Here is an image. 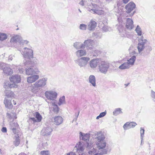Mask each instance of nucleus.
I'll list each match as a JSON object with an SVG mask.
<instances>
[{
	"label": "nucleus",
	"mask_w": 155,
	"mask_h": 155,
	"mask_svg": "<svg viewBox=\"0 0 155 155\" xmlns=\"http://www.w3.org/2000/svg\"><path fill=\"white\" fill-rule=\"evenodd\" d=\"M47 78H43L35 82L31 87V91L34 94H36L44 87L47 84Z\"/></svg>",
	"instance_id": "f257e3e1"
},
{
	"label": "nucleus",
	"mask_w": 155,
	"mask_h": 155,
	"mask_svg": "<svg viewBox=\"0 0 155 155\" xmlns=\"http://www.w3.org/2000/svg\"><path fill=\"white\" fill-rule=\"evenodd\" d=\"M97 150L98 152H101L103 154H107L108 150V146H107L106 142L105 141H97L96 142Z\"/></svg>",
	"instance_id": "f03ea898"
},
{
	"label": "nucleus",
	"mask_w": 155,
	"mask_h": 155,
	"mask_svg": "<svg viewBox=\"0 0 155 155\" xmlns=\"http://www.w3.org/2000/svg\"><path fill=\"white\" fill-rule=\"evenodd\" d=\"M136 59V56H133L129 59L128 60L127 62L120 66L119 68L121 70L129 69L134 64Z\"/></svg>",
	"instance_id": "7ed1b4c3"
},
{
	"label": "nucleus",
	"mask_w": 155,
	"mask_h": 155,
	"mask_svg": "<svg viewBox=\"0 0 155 155\" xmlns=\"http://www.w3.org/2000/svg\"><path fill=\"white\" fill-rule=\"evenodd\" d=\"M109 67V64L108 63L100 60L99 65V69L100 72L105 74H106Z\"/></svg>",
	"instance_id": "20e7f679"
},
{
	"label": "nucleus",
	"mask_w": 155,
	"mask_h": 155,
	"mask_svg": "<svg viewBox=\"0 0 155 155\" xmlns=\"http://www.w3.org/2000/svg\"><path fill=\"white\" fill-rule=\"evenodd\" d=\"M147 41L143 37L141 36L139 39V43L137 46V49L139 53L143 51L145 48V45Z\"/></svg>",
	"instance_id": "39448f33"
},
{
	"label": "nucleus",
	"mask_w": 155,
	"mask_h": 155,
	"mask_svg": "<svg viewBox=\"0 0 155 155\" xmlns=\"http://www.w3.org/2000/svg\"><path fill=\"white\" fill-rule=\"evenodd\" d=\"M80 138L82 139L86 143V145L87 146L88 148H90L91 146V143H89V140L90 139V134H85L80 132L79 133Z\"/></svg>",
	"instance_id": "423d86ee"
},
{
	"label": "nucleus",
	"mask_w": 155,
	"mask_h": 155,
	"mask_svg": "<svg viewBox=\"0 0 155 155\" xmlns=\"http://www.w3.org/2000/svg\"><path fill=\"white\" fill-rule=\"evenodd\" d=\"M22 54L25 58H28L30 60L31 59L33 58V51L32 49L24 48L22 50Z\"/></svg>",
	"instance_id": "0eeeda50"
},
{
	"label": "nucleus",
	"mask_w": 155,
	"mask_h": 155,
	"mask_svg": "<svg viewBox=\"0 0 155 155\" xmlns=\"http://www.w3.org/2000/svg\"><path fill=\"white\" fill-rule=\"evenodd\" d=\"M90 58L87 57H82L75 61L76 63L81 67H84L87 65Z\"/></svg>",
	"instance_id": "6e6552de"
},
{
	"label": "nucleus",
	"mask_w": 155,
	"mask_h": 155,
	"mask_svg": "<svg viewBox=\"0 0 155 155\" xmlns=\"http://www.w3.org/2000/svg\"><path fill=\"white\" fill-rule=\"evenodd\" d=\"M46 98L48 100H54L57 98V93L53 90L46 91L45 93Z\"/></svg>",
	"instance_id": "1a4fd4ad"
},
{
	"label": "nucleus",
	"mask_w": 155,
	"mask_h": 155,
	"mask_svg": "<svg viewBox=\"0 0 155 155\" xmlns=\"http://www.w3.org/2000/svg\"><path fill=\"white\" fill-rule=\"evenodd\" d=\"M77 148V151L79 153V155L83 153V152L86 147H87V146L85 143H83L81 142L77 143L75 147Z\"/></svg>",
	"instance_id": "9d476101"
},
{
	"label": "nucleus",
	"mask_w": 155,
	"mask_h": 155,
	"mask_svg": "<svg viewBox=\"0 0 155 155\" xmlns=\"http://www.w3.org/2000/svg\"><path fill=\"white\" fill-rule=\"evenodd\" d=\"M25 72L27 75H30L34 74H38L40 73V71L38 68L33 69L29 67L26 68Z\"/></svg>",
	"instance_id": "9b49d317"
},
{
	"label": "nucleus",
	"mask_w": 155,
	"mask_h": 155,
	"mask_svg": "<svg viewBox=\"0 0 155 155\" xmlns=\"http://www.w3.org/2000/svg\"><path fill=\"white\" fill-rule=\"evenodd\" d=\"M21 37L19 35H15L13 36L10 39V42L14 44H18V46L21 41Z\"/></svg>",
	"instance_id": "f8f14e48"
},
{
	"label": "nucleus",
	"mask_w": 155,
	"mask_h": 155,
	"mask_svg": "<svg viewBox=\"0 0 155 155\" xmlns=\"http://www.w3.org/2000/svg\"><path fill=\"white\" fill-rule=\"evenodd\" d=\"M52 131L53 129L51 127H44L42 130L41 134L42 135L47 137L51 135Z\"/></svg>",
	"instance_id": "ddd939ff"
},
{
	"label": "nucleus",
	"mask_w": 155,
	"mask_h": 155,
	"mask_svg": "<svg viewBox=\"0 0 155 155\" xmlns=\"http://www.w3.org/2000/svg\"><path fill=\"white\" fill-rule=\"evenodd\" d=\"M85 47L86 46L87 49L91 50L93 48V45L94 44V41L91 39L85 40L84 42Z\"/></svg>",
	"instance_id": "4468645a"
},
{
	"label": "nucleus",
	"mask_w": 155,
	"mask_h": 155,
	"mask_svg": "<svg viewBox=\"0 0 155 155\" xmlns=\"http://www.w3.org/2000/svg\"><path fill=\"white\" fill-rule=\"evenodd\" d=\"M100 60L97 59H94L91 60L89 62V66L93 69L96 68L98 65H99Z\"/></svg>",
	"instance_id": "2eb2a0df"
},
{
	"label": "nucleus",
	"mask_w": 155,
	"mask_h": 155,
	"mask_svg": "<svg viewBox=\"0 0 155 155\" xmlns=\"http://www.w3.org/2000/svg\"><path fill=\"white\" fill-rule=\"evenodd\" d=\"M63 118L60 116H55L52 120V122L57 125H59L63 123Z\"/></svg>",
	"instance_id": "dca6fc26"
},
{
	"label": "nucleus",
	"mask_w": 155,
	"mask_h": 155,
	"mask_svg": "<svg viewBox=\"0 0 155 155\" xmlns=\"http://www.w3.org/2000/svg\"><path fill=\"white\" fill-rule=\"evenodd\" d=\"M31 75L27 78V82L29 83H32L35 82L39 78V75L38 74H34Z\"/></svg>",
	"instance_id": "f3484780"
},
{
	"label": "nucleus",
	"mask_w": 155,
	"mask_h": 155,
	"mask_svg": "<svg viewBox=\"0 0 155 155\" xmlns=\"http://www.w3.org/2000/svg\"><path fill=\"white\" fill-rule=\"evenodd\" d=\"M10 81L14 83H18L21 81L20 76L18 74L13 75L9 78Z\"/></svg>",
	"instance_id": "a211bd4d"
},
{
	"label": "nucleus",
	"mask_w": 155,
	"mask_h": 155,
	"mask_svg": "<svg viewBox=\"0 0 155 155\" xmlns=\"http://www.w3.org/2000/svg\"><path fill=\"white\" fill-rule=\"evenodd\" d=\"M135 5L134 2H130L125 7L126 12L127 13L130 12L135 8Z\"/></svg>",
	"instance_id": "6ab92c4d"
},
{
	"label": "nucleus",
	"mask_w": 155,
	"mask_h": 155,
	"mask_svg": "<svg viewBox=\"0 0 155 155\" xmlns=\"http://www.w3.org/2000/svg\"><path fill=\"white\" fill-rule=\"evenodd\" d=\"M34 115L37 118V120L34 117H31L29 118V121H33V122H39L41 120L42 117L39 113L36 112Z\"/></svg>",
	"instance_id": "aec40b11"
},
{
	"label": "nucleus",
	"mask_w": 155,
	"mask_h": 155,
	"mask_svg": "<svg viewBox=\"0 0 155 155\" xmlns=\"http://www.w3.org/2000/svg\"><path fill=\"white\" fill-rule=\"evenodd\" d=\"M137 124L135 122H129L126 123L123 126V128L125 130L134 127Z\"/></svg>",
	"instance_id": "412c9836"
},
{
	"label": "nucleus",
	"mask_w": 155,
	"mask_h": 155,
	"mask_svg": "<svg viewBox=\"0 0 155 155\" xmlns=\"http://www.w3.org/2000/svg\"><path fill=\"white\" fill-rule=\"evenodd\" d=\"M94 137L96 139H97V141H104L105 138L104 135L101 132L95 133Z\"/></svg>",
	"instance_id": "4be33fe9"
},
{
	"label": "nucleus",
	"mask_w": 155,
	"mask_h": 155,
	"mask_svg": "<svg viewBox=\"0 0 155 155\" xmlns=\"http://www.w3.org/2000/svg\"><path fill=\"white\" fill-rule=\"evenodd\" d=\"M126 26L127 29L130 30H131L133 28V21L131 19L129 18L127 19Z\"/></svg>",
	"instance_id": "5701e85b"
},
{
	"label": "nucleus",
	"mask_w": 155,
	"mask_h": 155,
	"mask_svg": "<svg viewBox=\"0 0 155 155\" xmlns=\"http://www.w3.org/2000/svg\"><path fill=\"white\" fill-rule=\"evenodd\" d=\"M4 103L6 107L9 109H12V108L13 106L11 100L5 97L4 101Z\"/></svg>",
	"instance_id": "b1692460"
},
{
	"label": "nucleus",
	"mask_w": 155,
	"mask_h": 155,
	"mask_svg": "<svg viewBox=\"0 0 155 155\" xmlns=\"http://www.w3.org/2000/svg\"><path fill=\"white\" fill-rule=\"evenodd\" d=\"M97 26L96 23L93 20H91L88 25V29L90 31L93 30Z\"/></svg>",
	"instance_id": "393cba45"
},
{
	"label": "nucleus",
	"mask_w": 155,
	"mask_h": 155,
	"mask_svg": "<svg viewBox=\"0 0 155 155\" xmlns=\"http://www.w3.org/2000/svg\"><path fill=\"white\" fill-rule=\"evenodd\" d=\"M86 51L85 50H79L76 51L75 54L78 57H80L83 56H85L86 54Z\"/></svg>",
	"instance_id": "a878e982"
},
{
	"label": "nucleus",
	"mask_w": 155,
	"mask_h": 155,
	"mask_svg": "<svg viewBox=\"0 0 155 155\" xmlns=\"http://www.w3.org/2000/svg\"><path fill=\"white\" fill-rule=\"evenodd\" d=\"M87 8L88 11L92 13L95 8H98V7L95 4L90 3L87 5Z\"/></svg>",
	"instance_id": "bb28decb"
},
{
	"label": "nucleus",
	"mask_w": 155,
	"mask_h": 155,
	"mask_svg": "<svg viewBox=\"0 0 155 155\" xmlns=\"http://www.w3.org/2000/svg\"><path fill=\"white\" fill-rule=\"evenodd\" d=\"M73 46L76 49H78L85 48V45L80 42H76L74 43Z\"/></svg>",
	"instance_id": "cd10ccee"
},
{
	"label": "nucleus",
	"mask_w": 155,
	"mask_h": 155,
	"mask_svg": "<svg viewBox=\"0 0 155 155\" xmlns=\"http://www.w3.org/2000/svg\"><path fill=\"white\" fill-rule=\"evenodd\" d=\"M4 73L8 75L12 74L13 73V70L8 66L5 67L3 69Z\"/></svg>",
	"instance_id": "c85d7f7f"
},
{
	"label": "nucleus",
	"mask_w": 155,
	"mask_h": 155,
	"mask_svg": "<svg viewBox=\"0 0 155 155\" xmlns=\"http://www.w3.org/2000/svg\"><path fill=\"white\" fill-rule=\"evenodd\" d=\"M88 80L89 83H91L94 87L96 86V78L93 75H90L89 77Z\"/></svg>",
	"instance_id": "c756f323"
},
{
	"label": "nucleus",
	"mask_w": 155,
	"mask_h": 155,
	"mask_svg": "<svg viewBox=\"0 0 155 155\" xmlns=\"http://www.w3.org/2000/svg\"><path fill=\"white\" fill-rule=\"evenodd\" d=\"M5 95L8 97L12 98L14 97V94L12 91H11L5 90Z\"/></svg>",
	"instance_id": "7c9ffc66"
},
{
	"label": "nucleus",
	"mask_w": 155,
	"mask_h": 155,
	"mask_svg": "<svg viewBox=\"0 0 155 155\" xmlns=\"http://www.w3.org/2000/svg\"><path fill=\"white\" fill-rule=\"evenodd\" d=\"M35 62L30 61L29 59L28 60H26L24 61V64L26 66L29 65L30 66L33 67L35 65Z\"/></svg>",
	"instance_id": "2f4dec72"
},
{
	"label": "nucleus",
	"mask_w": 155,
	"mask_h": 155,
	"mask_svg": "<svg viewBox=\"0 0 155 155\" xmlns=\"http://www.w3.org/2000/svg\"><path fill=\"white\" fill-rule=\"evenodd\" d=\"M53 110L55 114H58L59 112V108L56 104H55L54 103H52Z\"/></svg>",
	"instance_id": "473e14b6"
},
{
	"label": "nucleus",
	"mask_w": 155,
	"mask_h": 155,
	"mask_svg": "<svg viewBox=\"0 0 155 155\" xmlns=\"http://www.w3.org/2000/svg\"><path fill=\"white\" fill-rule=\"evenodd\" d=\"M8 36L6 34L0 32V41H3L7 39Z\"/></svg>",
	"instance_id": "72a5a7b5"
},
{
	"label": "nucleus",
	"mask_w": 155,
	"mask_h": 155,
	"mask_svg": "<svg viewBox=\"0 0 155 155\" xmlns=\"http://www.w3.org/2000/svg\"><path fill=\"white\" fill-rule=\"evenodd\" d=\"M92 13L98 15H102L104 14V12L103 10L98 9V8H95Z\"/></svg>",
	"instance_id": "f704fd0d"
},
{
	"label": "nucleus",
	"mask_w": 155,
	"mask_h": 155,
	"mask_svg": "<svg viewBox=\"0 0 155 155\" xmlns=\"http://www.w3.org/2000/svg\"><path fill=\"white\" fill-rule=\"evenodd\" d=\"M122 113L121 110L120 108H117L113 112V114L114 116H117L118 114Z\"/></svg>",
	"instance_id": "c9c22d12"
},
{
	"label": "nucleus",
	"mask_w": 155,
	"mask_h": 155,
	"mask_svg": "<svg viewBox=\"0 0 155 155\" xmlns=\"http://www.w3.org/2000/svg\"><path fill=\"white\" fill-rule=\"evenodd\" d=\"M135 30L138 35L141 36L142 35V30L141 28L139 25L137 26Z\"/></svg>",
	"instance_id": "e433bc0d"
},
{
	"label": "nucleus",
	"mask_w": 155,
	"mask_h": 155,
	"mask_svg": "<svg viewBox=\"0 0 155 155\" xmlns=\"http://www.w3.org/2000/svg\"><path fill=\"white\" fill-rule=\"evenodd\" d=\"M65 102V97L64 96H63L59 99L58 104L59 105H61V104L64 103Z\"/></svg>",
	"instance_id": "4c0bfd02"
},
{
	"label": "nucleus",
	"mask_w": 155,
	"mask_h": 155,
	"mask_svg": "<svg viewBox=\"0 0 155 155\" xmlns=\"http://www.w3.org/2000/svg\"><path fill=\"white\" fill-rule=\"evenodd\" d=\"M20 143V140L19 137H16L15 140L14 142V144L17 147L18 146Z\"/></svg>",
	"instance_id": "58836bf2"
},
{
	"label": "nucleus",
	"mask_w": 155,
	"mask_h": 155,
	"mask_svg": "<svg viewBox=\"0 0 155 155\" xmlns=\"http://www.w3.org/2000/svg\"><path fill=\"white\" fill-rule=\"evenodd\" d=\"M28 43V41L27 40H23L22 39V38H21V41H20L19 46H16V45L15 46H16V47H21V45H23L24 44H27Z\"/></svg>",
	"instance_id": "ea45409f"
},
{
	"label": "nucleus",
	"mask_w": 155,
	"mask_h": 155,
	"mask_svg": "<svg viewBox=\"0 0 155 155\" xmlns=\"http://www.w3.org/2000/svg\"><path fill=\"white\" fill-rule=\"evenodd\" d=\"M97 150L94 149V148H93L88 152V153L90 155H94V154L96 153Z\"/></svg>",
	"instance_id": "a19ab883"
},
{
	"label": "nucleus",
	"mask_w": 155,
	"mask_h": 155,
	"mask_svg": "<svg viewBox=\"0 0 155 155\" xmlns=\"http://www.w3.org/2000/svg\"><path fill=\"white\" fill-rule=\"evenodd\" d=\"M10 83L8 81H6L5 82L4 87L6 89H8L10 88Z\"/></svg>",
	"instance_id": "79ce46f5"
},
{
	"label": "nucleus",
	"mask_w": 155,
	"mask_h": 155,
	"mask_svg": "<svg viewBox=\"0 0 155 155\" xmlns=\"http://www.w3.org/2000/svg\"><path fill=\"white\" fill-rule=\"evenodd\" d=\"M141 139H142V140H143V137L144 133V130L142 128H140V130Z\"/></svg>",
	"instance_id": "37998d69"
},
{
	"label": "nucleus",
	"mask_w": 155,
	"mask_h": 155,
	"mask_svg": "<svg viewBox=\"0 0 155 155\" xmlns=\"http://www.w3.org/2000/svg\"><path fill=\"white\" fill-rule=\"evenodd\" d=\"M106 114V112H104L101 113L97 117L96 119H99V118H101L104 117V116Z\"/></svg>",
	"instance_id": "c03bdc74"
},
{
	"label": "nucleus",
	"mask_w": 155,
	"mask_h": 155,
	"mask_svg": "<svg viewBox=\"0 0 155 155\" xmlns=\"http://www.w3.org/2000/svg\"><path fill=\"white\" fill-rule=\"evenodd\" d=\"M87 28V25L84 24H81L79 26L80 28L82 30H86Z\"/></svg>",
	"instance_id": "a18cd8bd"
},
{
	"label": "nucleus",
	"mask_w": 155,
	"mask_h": 155,
	"mask_svg": "<svg viewBox=\"0 0 155 155\" xmlns=\"http://www.w3.org/2000/svg\"><path fill=\"white\" fill-rule=\"evenodd\" d=\"M41 155H48L49 154L48 150H43L41 152Z\"/></svg>",
	"instance_id": "49530a36"
},
{
	"label": "nucleus",
	"mask_w": 155,
	"mask_h": 155,
	"mask_svg": "<svg viewBox=\"0 0 155 155\" xmlns=\"http://www.w3.org/2000/svg\"><path fill=\"white\" fill-rule=\"evenodd\" d=\"M87 3V1L85 0H81V1L79 2V4L82 6H85Z\"/></svg>",
	"instance_id": "de8ad7c7"
},
{
	"label": "nucleus",
	"mask_w": 155,
	"mask_h": 155,
	"mask_svg": "<svg viewBox=\"0 0 155 155\" xmlns=\"http://www.w3.org/2000/svg\"><path fill=\"white\" fill-rule=\"evenodd\" d=\"M102 30L104 31H109L110 30V28L107 26H104L102 28Z\"/></svg>",
	"instance_id": "09e8293b"
},
{
	"label": "nucleus",
	"mask_w": 155,
	"mask_h": 155,
	"mask_svg": "<svg viewBox=\"0 0 155 155\" xmlns=\"http://www.w3.org/2000/svg\"><path fill=\"white\" fill-rule=\"evenodd\" d=\"M15 83H13V84H11L10 83V88H17V87L18 85L17 84H15Z\"/></svg>",
	"instance_id": "8fccbe9b"
},
{
	"label": "nucleus",
	"mask_w": 155,
	"mask_h": 155,
	"mask_svg": "<svg viewBox=\"0 0 155 155\" xmlns=\"http://www.w3.org/2000/svg\"><path fill=\"white\" fill-rule=\"evenodd\" d=\"M151 96L152 98L155 99V92L153 90H151Z\"/></svg>",
	"instance_id": "3c124183"
},
{
	"label": "nucleus",
	"mask_w": 155,
	"mask_h": 155,
	"mask_svg": "<svg viewBox=\"0 0 155 155\" xmlns=\"http://www.w3.org/2000/svg\"><path fill=\"white\" fill-rule=\"evenodd\" d=\"M118 15L117 14V16H119L122 15V10L121 9H118Z\"/></svg>",
	"instance_id": "603ef678"
},
{
	"label": "nucleus",
	"mask_w": 155,
	"mask_h": 155,
	"mask_svg": "<svg viewBox=\"0 0 155 155\" xmlns=\"http://www.w3.org/2000/svg\"><path fill=\"white\" fill-rule=\"evenodd\" d=\"M118 29L119 31V32H120L123 31V27L122 25L120 26V27L118 28Z\"/></svg>",
	"instance_id": "864d4df0"
},
{
	"label": "nucleus",
	"mask_w": 155,
	"mask_h": 155,
	"mask_svg": "<svg viewBox=\"0 0 155 155\" xmlns=\"http://www.w3.org/2000/svg\"><path fill=\"white\" fill-rule=\"evenodd\" d=\"M152 50V49L151 47V46H148L147 47V51L148 52H149L151 51Z\"/></svg>",
	"instance_id": "5fc2aeb1"
},
{
	"label": "nucleus",
	"mask_w": 155,
	"mask_h": 155,
	"mask_svg": "<svg viewBox=\"0 0 155 155\" xmlns=\"http://www.w3.org/2000/svg\"><path fill=\"white\" fill-rule=\"evenodd\" d=\"M2 131L3 133H5L7 132V129L5 127H3L2 129Z\"/></svg>",
	"instance_id": "6e6d98bb"
},
{
	"label": "nucleus",
	"mask_w": 155,
	"mask_h": 155,
	"mask_svg": "<svg viewBox=\"0 0 155 155\" xmlns=\"http://www.w3.org/2000/svg\"><path fill=\"white\" fill-rule=\"evenodd\" d=\"M18 70L20 73H23L24 71V69L22 68H19L18 69Z\"/></svg>",
	"instance_id": "4d7b16f0"
},
{
	"label": "nucleus",
	"mask_w": 155,
	"mask_h": 155,
	"mask_svg": "<svg viewBox=\"0 0 155 155\" xmlns=\"http://www.w3.org/2000/svg\"><path fill=\"white\" fill-rule=\"evenodd\" d=\"M67 155H76V154L75 153L71 152L69 153H68L67 154Z\"/></svg>",
	"instance_id": "13d9d810"
},
{
	"label": "nucleus",
	"mask_w": 155,
	"mask_h": 155,
	"mask_svg": "<svg viewBox=\"0 0 155 155\" xmlns=\"http://www.w3.org/2000/svg\"><path fill=\"white\" fill-rule=\"evenodd\" d=\"M79 112H78V114L77 115L76 114V117L75 118H74L73 120V121L72 122V123H73V121H76L77 120V118L78 116V115H79Z\"/></svg>",
	"instance_id": "bf43d9fd"
},
{
	"label": "nucleus",
	"mask_w": 155,
	"mask_h": 155,
	"mask_svg": "<svg viewBox=\"0 0 155 155\" xmlns=\"http://www.w3.org/2000/svg\"><path fill=\"white\" fill-rule=\"evenodd\" d=\"M12 55H10L9 56L8 58V61H11L12 60Z\"/></svg>",
	"instance_id": "052dcab7"
},
{
	"label": "nucleus",
	"mask_w": 155,
	"mask_h": 155,
	"mask_svg": "<svg viewBox=\"0 0 155 155\" xmlns=\"http://www.w3.org/2000/svg\"><path fill=\"white\" fill-rule=\"evenodd\" d=\"M7 116L8 117V118H11V116L10 114L8 113H7Z\"/></svg>",
	"instance_id": "680f3d73"
},
{
	"label": "nucleus",
	"mask_w": 155,
	"mask_h": 155,
	"mask_svg": "<svg viewBox=\"0 0 155 155\" xmlns=\"http://www.w3.org/2000/svg\"><path fill=\"white\" fill-rule=\"evenodd\" d=\"M130 0H123V1L124 3H127Z\"/></svg>",
	"instance_id": "e2e57ef3"
},
{
	"label": "nucleus",
	"mask_w": 155,
	"mask_h": 155,
	"mask_svg": "<svg viewBox=\"0 0 155 155\" xmlns=\"http://www.w3.org/2000/svg\"><path fill=\"white\" fill-rule=\"evenodd\" d=\"M13 101L14 102V105H16V102H14V100H13Z\"/></svg>",
	"instance_id": "0e129e2a"
},
{
	"label": "nucleus",
	"mask_w": 155,
	"mask_h": 155,
	"mask_svg": "<svg viewBox=\"0 0 155 155\" xmlns=\"http://www.w3.org/2000/svg\"><path fill=\"white\" fill-rule=\"evenodd\" d=\"M141 139V145L142 144V142H143V140H142V139Z\"/></svg>",
	"instance_id": "69168bd1"
},
{
	"label": "nucleus",
	"mask_w": 155,
	"mask_h": 155,
	"mask_svg": "<svg viewBox=\"0 0 155 155\" xmlns=\"http://www.w3.org/2000/svg\"><path fill=\"white\" fill-rule=\"evenodd\" d=\"M86 155L85 153H82L81 155Z\"/></svg>",
	"instance_id": "338daca9"
},
{
	"label": "nucleus",
	"mask_w": 155,
	"mask_h": 155,
	"mask_svg": "<svg viewBox=\"0 0 155 155\" xmlns=\"http://www.w3.org/2000/svg\"><path fill=\"white\" fill-rule=\"evenodd\" d=\"M78 10H79V12H81V10L80 9H78Z\"/></svg>",
	"instance_id": "774afa93"
}]
</instances>
